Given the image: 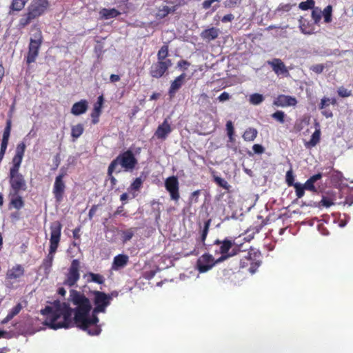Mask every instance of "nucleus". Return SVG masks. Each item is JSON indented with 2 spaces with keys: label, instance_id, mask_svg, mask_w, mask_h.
Wrapping results in <instances>:
<instances>
[{
  "label": "nucleus",
  "instance_id": "1",
  "mask_svg": "<svg viewBox=\"0 0 353 353\" xmlns=\"http://www.w3.org/2000/svg\"><path fill=\"white\" fill-rule=\"evenodd\" d=\"M112 300V295L99 291L94 292L95 307L91 312L92 305L88 298L83 294L71 290L69 303L55 301L51 305L46 306L41 313L46 315L45 325L53 330L68 328L74 323L86 331L90 335H98L101 330L97 324L98 312H105Z\"/></svg>",
  "mask_w": 353,
  "mask_h": 353
},
{
  "label": "nucleus",
  "instance_id": "2",
  "mask_svg": "<svg viewBox=\"0 0 353 353\" xmlns=\"http://www.w3.org/2000/svg\"><path fill=\"white\" fill-rule=\"evenodd\" d=\"M61 224L59 221H54L50 225V250L48 256L43 260L41 266L44 270L45 275L47 276L52 265L54 255L57 251L61 238Z\"/></svg>",
  "mask_w": 353,
  "mask_h": 353
},
{
  "label": "nucleus",
  "instance_id": "3",
  "mask_svg": "<svg viewBox=\"0 0 353 353\" xmlns=\"http://www.w3.org/2000/svg\"><path fill=\"white\" fill-rule=\"evenodd\" d=\"M137 163L134 154L128 150L119 154L108 167V175H111L112 172H120L121 168L125 171H130L134 169Z\"/></svg>",
  "mask_w": 353,
  "mask_h": 353
},
{
  "label": "nucleus",
  "instance_id": "4",
  "mask_svg": "<svg viewBox=\"0 0 353 353\" xmlns=\"http://www.w3.org/2000/svg\"><path fill=\"white\" fill-rule=\"evenodd\" d=\"M41 43V31L38 28L32 29V33L30 37L29 45V50L27 56V62L28 63H32L36 60Z\"/></svg>",
  "mask_w": 353,
  "mask_h": 353
},
{
  "label": "nucleus",
  "instance_id": "5",
  "mask_svg": "<svg viewBox=\"0 0 353 353\" xmlns=\"http://www.w3.org/2000/svg\"><path fill=\"white\" fill-rule=\"evenodd\" d=\"M215 243L220 245L219 252L222 254L216 263H221L237 254L236 248L234 247V243L230 240H224L223 242L217 240Z\"/></svg>",
  "mask_w": 353,
  "mask_h": 353
},
{
  "label": "nucleus",
  "instance_id": "6",
  "mask_svg": "<svg viewBox=\"0 0 353 353\" xmlns=\"http://www.w3.org/2000/svg\"><path fill=\"white\" fill-rule=\"evenodd\" d=\"M10 183L14 194H18L20 190H26L27 188L24 177L19 171L10 172Z\"/></svg>",
  "mask_w": 353,
  "mask_h": 353
},
{
  "label": "nucleus",
  "instance_id": "7",
  "mask_svg": "<svg viewBox=\"0 0 353 353\" xmlns=\"http://www.w3.org/2000/svg\"><path fill=\"white\" fill-rule=\"evenodd\" d=\"M48 7V0H32L28 8V12L36 19L44 14Z\"/></svg>",
  "mask_w": 353,
  "mask_h": 353
},
{
  "label": "nucleus",
  "instance_id": "8",
  "mask_svg": "<svg viewBox=\"0 0 353 353\" xmlns=\"http://www.w3.org/2000/svg\"><path fill=\"white\" fill-rule=\"evenodd\" d=\"M26 145L23 142L19 143L16 148L15 154L12 160V166L10 172L19 171V168L24 156Z\"/></svg>",
  "mask_w": 353,
  "mask_h": 353
},
{
  "label": "nucleus",
  "instance_id": "9",
  "mask_svg": "<svg viewBox=\"0 0 353 353\" xmlns=\"http://www.w3.org/2000/svg\"><path fill=\"white\" fill-rule=\"evenodd\" d=\"M165 189L170 193L171 199L178 201L180 198L179 181L174 176L168 177L165 181Z\"/></svg>",
  "mask_w": 353,
  "mask_h": 353
},
{
  "label": "nucleus",
  "instance_id": "10",
  "mask_svg": "<svg viewBox=\"0 0 353 353\" xmlns=\"http://www.w3.org/2000/svg\"><path fill=\"white\" fill-rule=\"evenodd\" d=\"M79 261L77 259L73 260L69 269V272L67 275V278L64 282L65 285L72 286L79 279Z\"/></svg>",
  "mask_w": 353,
  "mask_h": 353
},
{
  "label": "nucleus",
  "instance_id": "11",
  "mask_svg": "<svg viewBox=\"0 0 353 353\" xmlns=\"http://www.w3.org/2000/svg\"><path fill=\"white\" fill-rule=\"evenodd\" d=\"M213 256L209 254H204L197 261V268L201 273L206 272L216 264Z\"/></svg>",
  "mask_w": 353,
  "mask_h": 353
},
{
  "label": "nucleus",
  "instance_id": "12",
  "mask_svg": "<svg viewBox=\"0 0 353 353\" xmlns=\"http://www.w3.org/2000/svg\"><path fill=\"white\" fill-rule=\"evenodd\" d=\"M171 61H159L154 63L150 70V74L153 77L160 78L162 77L167 70L171 67Z\"/></svg>",
  "mask_w": 353,
  "mask_h": 353
},
{
  "label": "nucleus",
  "instance_id": "13",
  "mask_svg": "<svg viewBox=\"0 0 353 353\" xmlns=\"http://www.w3.org/2000/svg\"><path fill=\"white\" fill-rule=\"evenodd\" d=\"M65 174L66 173L64 171L60 174H59L55 179L53 187V193L54 194L56 200L59 202L61 201L65 190V185L63 181V179L65 176Z\"/></svg>",
  "mask_w": 353,
  "mask_h": 353
},
{
  "label": "nucleus",
  "instance_id": "14",
  "mask_svg": "<svg viewBox=\"0 0 353 353\" xmlns=\"http://www.w3.org/2000/svg\"><path fill=\"white\" fill-rule=\"evenodd\" d=\"M24 274V269L20 265H17L9 269L6 274V281L10 284L19 281Z\"/></svg>",
  "mask_w": 353,
  "mask_h": 353
},
{
  "label": "nucleus",
  "instance_id": "15",
  "mask_svg": "<svg viewBox=\"0 0 353 353\" xmlns=\"http://www.w3.org/2000/svg\"><path fill=\"white\" fill-rule=\"evenodd\" d=\"M221 32V31L219 28L208 27L201 32L200 37L204 41L210 43L217 39Z\"/></svg>",
  "mask_w": 353,
  "mask_h": 353
},
{
  "label": "nucleus",
  "instance_id": "16",
  "mask_svg": "<svg viewBox=\"0 0 353 353\" xmlns=\"http://www.w3.org/2000/svg\"><path fill=\"white\" fill-rule=\"evenodd\" d=\"M268 63L271 65L274 72L278 75H288V70L284 63L279 59H274L272 61H268Z\"/></svg>",
  "mask_w": 353,
  "mask_h": 353
},
{
  "label": "nucleus",
  "instance_id": "17",
  "mask_svg": "<svg viewBox=\"0 0 353 353\" xmlns=\"http://www.w3.org/2000/svg\"><path fill=\"white\" fill-rule=\"evenodd\" d=\"M273 103L277 107L295 106L297 101L294 97L282 94L279 95Z\"/></svg>",
  "mask_w": 353,
  "mask_h": 353
},
{
  "label": "nucleus",
  "instance_id": "18",
  "mask_svg": "<svg viewBox=\"0 0 353 353\" xmlns=\"http://www.w3.org/2000/svg\"><path fill=\"white\" fill-rule=\"evenodd\" d=\"M171 132V128L170 124L168 123L167 120L164 121V122L160 125L156 132L155 135L159 139H164Z\"/></svg>",
  "mask_w": 353,
  "mask_h": 353
},
{
  "label": "nucleus",
  "instance_id": "19",
  "mask_svg": "<svg viewBox=\"0 0 353 353\" xmlns=\"http://www.w3.org/2000/svg\"><path fill=\"white\" fill-rule=\"evenodd\" d=\"M88 109V102L85 100H81L75 103L71 109V112L74 115H80L86 112Z\"/></svg>",
  "mask_w": 353,
  "mask_h": 353
},
{
  "label": "nucleus",
  "instance_id": "20",
  "mask_svg": "<svg viewBox=\"0 0 353 353\" xmlns=\"http://www.w3.org/2000/svg\"><path fill=\"white\" fill-rule=\"evenodd\" d=\"M128 261V256L124 254H119L114 258L112 268L118 270L124 267Z\"/></svg>",
  "mask_w": 353,
  "mask_h": 353
},
{
  "label": "nucleus",
  "instance_id": "21",
  "mask_svg": "<svg viewBox=\"0 0 353 353\" xmlns=\"http://www.w3.org/2000/svg\"><path fill=\"white\" fill-rule=\"evenodd\" d=\"M185 77V74H182L174 79V81L172 83L170 88V93L171 94H174L176 91L181 87L182 84L183 83Z\"/></svg>",
  "mask_w": 353,
  "mask_h": 353
},
{
  "label": "nucleus",
  "instance_id": "22",
  "mask_svg": "<svg viewBox=\"0 0 353 353\" xmlns=\"http://www.w3.org/2000/svg\"><path fill=\"white\" fill-rule=\"evenodd\" d=\"M321 132L320 130H316L312 134L310 141L305 143V145L306 148L314 147L320 141Z\"/></svg>",
  "mask_w": 353,
  "mask_h": 353
},
{
  "label": "nucleus",
  "instance_id": "23",
  "mask_svg": "<svg viewBox=\"0 0 353 353\" xmlns=\"http://www.w3.org/2000/svg\"><path fill=\"white\" fill-rule=\"evenodd\" d=\"M101 15L106 19L116 17L119 14V12L114 8L112 9H103L100 12Z\"/></svg>",
  "mask_w": 353,
  "mask_h": 353
},
{
  "label": "nucleus",
  "instance_id": "24",
  "mask_svg": "<svg viewBox=\"0 0 353 353\" xmlns=\"http://www.w3.org/2000/svg\"><path fill=\"white\" fill-rule=\"evenodd\" d=\"M257 130L254 128H248L243 135V138L246 141H252L257 136Z\"/></svg>",
  "mask_w": 353,
  "mask_h": 353
},
{
  "label": "nucleus",
  "instance_id": "25",
  "mask_svg": "<svg viewBox=\"0 0 353 353\" xmlns=\"http://www.w3.org/2000/svg\"><path fill=\"white\" fill-rule=\"evenodd\" d=\"M34 18L30 14V13L28 12L27 14L23 15L21 19L19 21V26L20 28H24L27 25H28L30 21L34 19Z\"/></svg>",
  "mask_w": 353,
  "mask_h": 353
},
{
  "label": "nucleus",
  "instance_id": "26",
  "mask_svg": "<svg viewBox=\"0 0 353 353\" xmlns=\"http://www.w3.org/2000/svg\"><path fill=\"white\" fill-rule=\"evenodd\" d=\"M83 132V127L81 124H77L72 127L71 134L74 139L79 138Z\"/></svg>",
  "mask_w": 353,
  "mask_h": 353
},
{
  "label": "nucleus",
  "instance_id": "27",
  "mask_svg": "<svg viewBox=\"0 0 353 353\" xmlns=\"http://www.w3.org/2000/svg\"><path fill=\"white\" fill-rule=\"evenodd\" d=\"M168 54V47L167 46H163L158 52V60L159 61H170L167 59Z\"/></svg>",
  "mask_w": 353,
  "mask_h": 353
},
{
  "label": "nucleus",
  "instance_id": "28",
  "mask_svg": "<svg viewBox=\"0 0 353 353\" xmlns=\"http://www.w3.org/2000/svg\"><path fill=\"white\" fill-rule=\"evenodd\" d=\"M88 281L94 282L99 284H101L104 281L103 277L99 274H94V273H89L88 275Z\"/></svg>",
  "mask_w": 353,
  "mask_h": 353
},
{
  "label": "nucleus",
  "instance_id": "29",
  "mask_svg": "<svg viewBox=\"0 0 353 353\" xmlns=\"http://www.w3.org/2000/svg\"><path fill=\"white\" fill-rule=\"evenodd\" d=\"M28 1V0H13L11 5V8L13 10L20 11L24 8L26 3Z\"/></svg>",
  "mask_w": 353,
  "mask_h": 353
},
{
  "label": "nucleus",
  "instance_id": "30",
  "mask_svg": "<svg viewBox=\"0 0 353 353\" xmlns=\"http://www.w3.org/2000/svg\"><path fill=\"white\" fill-rule=\"evenodd\" d=\"M332 7L330 5L325 7L322 11V16H323L325 23H330L332 21Z\"/></svg>",
  "mask_w": 353,
  "mask_h": 353
},
{
  "label": "nucleus",
  "instance_id": "31",
  "mask_svg": "<svg viewBox=\"0 0 353 353\" xmlns=\"http://www.w3.org/2000/svg\"><path fill=\"white\" fill-rule=\"evenodd\" d=\"M263 100H264L263 96L262 94H258V93L251 94L250 96V99H249L250 103H252L253 105H259L261 103H262L263 101Z\"/></svg>",
  "mask_w": 353,
  "mask_h": 353
},
{
  "label": "nucleus",
  "instance_id": "32",
  "mask_svg": "<svg viewBox=\"0 0 353 353\" xmlns=\"http://www.w3.org/2000/svg\"><path fill=\"white\" fill-rule=\"evenodd\" d=\"M11 203L16 209H20L23 205V201L21 196L13 193L12 198L11 199Z\"/></svg>",
  "mask_w": 353,
  "mask_h": 353
},
{
  "label": "nucleus",
  "instance_id": "33",
  "mask_svg": "<svg viewBox=\"0 0 353 353\" xmlns=\"http://www.w3.org/2000/svg\"><path fill=\"white\" fill-rule=\"evenodd\" d=\"M322 17V10L319 8H314L312 12V17L315 23H319Z\"/></svg>",
  "mask_w": 353,
  "mask_h": 353
},
{
  "label": "nucleus",
  "instance_id": "34",
  "mask_svg": "<svg viewBox=\"0 0 353 353\" xmlns=\"http://www.w3.org/2000/svg\"><path fill=\"white\" fill-rule=\"evenodd\" d=\"M171 11H174V9L168 6H164L162 7V8L159 9L157 13V16L160 18H163L165 16H167Z\"/></svg>",
  "mask_w": 353,
  "mask_h": 353
},
{
  "label": "nucleus",
  "instance_id": "35",
  "mask_svg": "<svg viewBox=\"0 0 353 353\" xmlns=\"http://www.w3.org/2000/svg\"><path fill=\"white\" fill-rule=\"evenodd\" d=\"M294 187L295 188L296 194L298 198H301L304 195V190H305L303 185L299 183H296L294 184Z\"/></svg>",
  "mask_w": 353,
  "mask_h": 353
},
{
  "label": "nucleus",
  "instance_id": "36",
  "mask_svg": "<svg viewBox=\"0 0 353 353\" xmlns=\"http://www.w3.org/2000/svg\"><path fill=\"white\" fill-rule=\"evenodd\" d=\"M272 118L279 121L281 123H284L285 113L282 111H276L272 115Z\"/></svg>",
  "mask_w": 353,
  "mask_h": 353
},
{
  "label": "nucleus",
  "instance_id": "37",
  "mask_svg": "<svg viewBox=\"0 0 353 353\" xmlns=\"http://www.w3.org/2000/svg\"><path fill=\"white\" fill-rule=\"evenodd\" d=\"M226 128L228 131V135L229 137L230 141H233V134H234V128L232 121H228L226 123Z\"/></svg>",
  "mask_w": 353,
  "mask_h": 353
},
{
  "label": "nucleus",
  "instance_id": "38",
  "mask_svg": "<svg viewBox=\"0 0 353 353\" xmlns=\"http://www.w3.org/2000/svg\"><path fill=\"white\" fill-rule=\"evenodd\" d=\"M242 0H225L224 1V6L225 8H234L241 3Z\"/></svg>",
  "mask_w": 353,
  "mask_h": 353
},
{
  "label": "nucleus",
  "instance_id": "39",
  "mask_svg": "<svg viewBox=\"0 0 353 353\" xmlns=\"http://www.w3.org/2000/svg\"><path fill=\"white\" fill-rule=\"evenodd\" d=\"M338 94L341 97H348L351 95V91L343 87H340L338 89Z\"/></svg>",
  "mask_w": 353,
  "mask_h": 353
},
{
  "label": "nucleus",
  "instance_id": "40",
  "mask_svg": "<svg viewBox=\"0 0 353 353\" xmlns=\"http://www.w3.org/2000/svg\"><path fill=\"white\" fill-rule=\"evenodd\" d=\"M103 103V96H99L98 97L97 102L94 105L93 110L101 112Z\"/></svg>",
  "mask_w": 353,
  "mask_h": 353
},
{
  "label": "nucleus",
  "instance_id": "41",
  "mask_svg": "<svg viewBox=\"0 0 353 353\" xmlns=\"http://www.w3.org/2000/svg\"><path fill=\"white\" fill-rule=\"evenodd\" d=\"M286 182L288 183V185L294 186V176L292 170H289L286 173Z\"/></svg>",
  "mask_w": 353,
  "mask_h": 353
},
{
  "label": "nucleus",
  "instance_id": "42",
  "mask_svg": "<svg viewBox=\"0 0 353 353\" xmlns=\"http://www.w3.org/2000/svg\"><path fill=\"white\" fill-rule=\"evenodd\" d=\"M134 235V232L132 230H128L123 232V241H128L132 239Z\"/></svg>",
  "mask_w": 353,
  "mask_h": 353
},
{
  "label": "nucleus",
  "instance_id": "43",
  "mask_svg": "<svg viewBox=\"0 0 353 353\" xmlns=\"http://www.w3.org/2000/svg\"><path fill=\"white\" fill-rule=\"evenodd\" d=\"M21 308L22 307L21 304H17L14 308L12 309L8 315L12 319L15 315L19 314Z\"/></svg>",
  "mask_w": 353,
  "mask_h": 353
},
{
  "label": "nucleus",
  "instance_id": "44",
  "mask_svg": "<svg viewBox=\"0 0 353 353\" xmlns=\"http://www.w3.org/2000/svg\"><path fill=\"white\" fill-rule=\"evenodd\" d=\"M324 69V65L323 64H316L314 65L310 68V70H312L313 72H314L316 74H320L323 72Z\"/></svg>",
  "mask_w": 353,
  "mask_h": 353
},
{
  "label": "nucleus",
  "instance_id": "45",
  "mask_svg": "<svg viewBox=\"0 0 353 353\" xmlns=\"http://www.w3.org/2000/svg\"><path fill=\"white\" fill-rule=\"evenodd\" d=\"M314 182H312L310 179H308L303 185L304 188L310 191H316V188L314 185Z\"/></svg>",
  "mask_w": 353,
  "mask_h": 353
},
{
  "label": "nucleus",
  "instance_id": "46",
  "mask_svg": "<svg viewBox=\"0 0 353 353\" xmlns=\"http://www.w3.org/2000/svg\"><path fill=\"white\" fill-rule=\"evenodd\" d=\"M142 184V181L140 178H137L131 185V188L135 190L139 189Z\"/></svg>",
  "mask_w": 353,
  "mask_h": 353
},
{
  "label": "nucleus",
  "instance_id": "47",
  "mask_svg": "<svg viewBox=\"0 0 353 353\" xmlns=\"http://www.w3.org/2000/svg\"><path fill=\"white\" fill-rule=\"evenodd\" d=\"M299 7L300 9H301L303 10H307L308 9L313 8L314 6L310 5V3H308V1H306L301 2L299 4Z\"/></svg>",
  "mask_w": 353,
  "mask_h": 353
},
{
  "label": "nucleus",
  "instance_id": "48",
  "mask_svg": "<svg viewBox=\"0 0 353 353\" xmlns=\"http://www.w3.org/2000/svg\"><path fill=\"white\" fill-rule=\"evenodd\" d=\"M215 181L221 187L227 189L228 187V182L221 177H216Z\"/></svg>",
  "mask_w": 353,
  "mask_h": 353
},
{
  "label": "nucleus",
  "instance_id": "49",
  "mask_svg": "<svg viewBox=\"0 0 353 353\" xmlns=\"http://www.w3.org/2000/svg\"><path fill=\"white\" fill-rule=\"evenodd\" d=\"M209 225H210V221H208L205 223V225H204V228H203V233H202V235H201V240L202 241H204L206 239V236H207V234H208V229H209Z\"/></svg>",
  "mask_w": 353,
  "mask_h": 353
},
{
  "label": "nucleus",
  "instance_id": "50",
  "mask_svg": "<svg viewBox=\"0 0 353 353\" xmlns=\"http://www.w3.org/2000/svg\"><path fill=\"white\" fill-rule=\"evenodd\" d=\"M252 149L256 154H262L264 152L263 147L259 144H254Z\"/></svg>",
  "mask_w": 353,
  "mask_h": 353
},
{
  "label": "nucleus",
  "instance_id": "51",
  "mask_svg": "<svg viewBox=\"0 0 353 353\" xmlns=\"http://www.w3.org/2000/svg\"><path fill=\"white\" fill-rule=\"evenodd\" d=\"M330 99L329 98H327V97H324L321 99V103H320V105H319V108L320 109H323L325 108L326 106H328L329 104H330Z\"/></svg>",
  "mask_w": 353,
  "mask_h": 353
},
{
  "label": "nucleus",
  "instance_id": "52",
  "mask_svg": "<svg viewBox=\"0 0 353 353\" xmlns=\"http://www.w3.org/2000/svg\"><path fill=\"white\" fill-rule=\"evenodd\" d=\"M101 112L97 110H93L92 112V122L93 123H97L98 122V117H99Z\"/></svg>",
  "mask_w": 353,
  "mask_h": 353
},
{
  "label": "nucleus",
  "instance_id": "53",
  "mask_svg": "<svg viewBox=\"0 0 353 353\" xmlns=\"http://www.w3.org/2000/svg\"><path fill=\"white\" fill-rule=\"evenodd\" d=\"M230 96L228 92H224L219 95L218 99L220 101L224 102L225 101H228L230 99Z\"/></svg>",
  "mask_w": 353,
  "mask_h": 353
},
{
  "label": "nucleus",
  "instance_id": "54",
  "mask_svg": "<svg viewBox=\"0 0 353 353\" xmlns=\"http://www.w3.org/2000/svg\"><path fill=\"white\" fill-rule=\"evenodd\" d=\"M322 205L329 208L332 205H333V202H332L329 199L323 197L321 201Z\"/></svg>",
  "mask_w": 353,
  "mask_h": 353
},
{
  "label": "nucleus",
  "instance_id": "55",
  "mask_svg": "<svg viewBox=\"0 0 353 353\" xmlns=\"http://www.w3.org/2000/svg\"><path fill=\"white\" fill-rule=\"evenodd\" d=\"M219 0H205L203 3V8L205 9H208L212 3L214 2H218Z\"/></svg>",
  "mask_w": 353,
  "mask_h": 353
},
{
  "label": "nucleus",
  "instance_id": "56",
  "mask_svg": "<svg viewBox=\"0 0 353 353\" xmlns=\"http://www.w3.org/2000/svg\"><path fill=\"white\" fill-rule=\"evenodd\" d=\"M234 19V17L232 14H226L224 17H223L221 21L223 23L230 22L232 21Z\"/></svg>",
  "mask_w": 353,
  "mask_h": 353
},
{
  "label": "nucleus",
  "instance_id": "57",
  "mask_svg": "<svg viewBox=\"0 0 353 353\" xmlns=\"http://www.w3.org/2000/svg\"><path fill=\"white\" fill-rule=\"evenodd\" d=\"M10 129H8V128H5L2 139L8 140L10 134Z\"/></svg>",
  "mask_w": 353,
  "mask_h": 353
},
{
  "label": "nucleus",
  "instance_id": "58",
  "mask_svg": "<svg viewBox=\"0 0 353 353\" xmlns=\"http://www.w3.org/2000/svg\"><path fill=\"white\" fill-rule=\"evenodd\" d=\"M8 144V140L2 139L0 151L6 152Z\"/></svg>",
  "mask_w": 353,
  "mask_h": 353
},
{
  "label": "nucleus",
  "instance_id": "59",
  "mask_svg": "<svg viewBox=\"0 0 353 353\" xmlns=\"http://www.w3.org/2000/svg\"><path fill=\"white\" fill-rule=\"evenodd\" d=\"M322 177L321 174L319 173L315 175H313L311 176L309 179L315 183L316 181L319 180Z\"/></svg>",
  "mask_w": 353,
  "mask_h": 353
},
{
  "label": "nucleus",
  "instance_id": "60",
  "mask_svg": "<svg viewBox=\"0 0 353 353\" xmlns=\"http://www.w3.org/2000/svg\"><path fill=\"white\" fill-rule=\"evenodd\" d=\"M110 79L112 82H116V81H119L120 77L119 75H117V74H111Z\"/></svg>",
  "mask_w": 353,
  "mask_h": 353
},
{
  "label": "nucleus",
  "instance_id": "61",
  "mask_svg": "<svg viewBox=\"0 0 353 353\" xmlns=\"http://www.w3.org/2000/svg\"><path fill=\"white\" fill-rule=\"evenodd\" d=\"M322 114H323L325 117H327V118H330V117H332L333 116V114H332V112H330V111H326V110H325V111H323V112H322Z\"/></svg>",
  "mask_w": 353,
  "mask_h": 353
},
{
  "label": "nucleus",
  "instance_id": "62",
  "mask_svg": "<svg viewBox=\"0 0 353 353\" xmlns=\"http://www.w3.org/2000/svg\"><path fill=\"white\" fill-rule=\"evenodd\" d=\"M4 75V68L0 65V83L1 82L2 78Z\"/></svg>",
  "mask_w": 353,
  "mask_h": 353
},
{
  "label": "nucleus",
  "instance_id": "63",
  "mask_svg": "<svg viewBox=\"0 0 353 353\" xmlns=\"http://www.w3.org/2000/svg\"><path fill=\"white\" fill-rule=\"evenodd\" d=\"M58 292L61 296H64L65 294V293H66L65 289L63 288H59Z\"/></svg>",
  "mask_w": 353,
  "mask_h": 353
},
{
  "label": "nucleus",
  "instance_id": "64",
  "mask_svg": "<svg viewBox=\"0 0 353 353\" xmlns=\"http://www.w3.org/2000/svg\"><path fill=\"white\" fill-rule=\"evenodd\" d=\"M11 319L12 318L8 314L7 316L2 321V323H6Z\"/></svg>",
  "mask_w": 353,
  "mask_h": 353
}]
</instances>
